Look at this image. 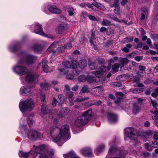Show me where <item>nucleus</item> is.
I'll return each mask as SVG.
<instances>
[{"mask_svg":"<svg viewBox=\"0 0 158 158\" xmlns=\"http://www.w3.org/2000/svg\"><path fill=\"white\" fill-rule=\"evenodd\" d=\"M130 77V76L129 74H124L121 75L120 79L121 81H124L128 79Z\"/></svg>","mask_w":158,"mask_h":158,"instance_id":"41","label":"nucleus"},{"mask_svg":"<svg viewBox=\"0 0 158 158\" xmlns=\"http://www.w3.org/2000/svg\"><path fill=\"white\" fill-rule=\"evenodd\" d=\"M57 43V42H53L48 49L47 52H53L55 54L61 53L63 52L65 49L64 46L63 47L61 46L58 47L56 49V51L54 49L56 47Z\"/></svg>","mask_w":158,"mask_h":158,"instance_id":"6","label":"nucleus"},{"mask_svg":"<svg viewBox=\"0 0 158 158\" xmlns=\"http://www.w3.org/2000/svg\"><path fill=\"white\" fill-rule=\"evenodd\" d=\"M102 25L107 26L111 24V22L106 19H103V20L101 22Z\"/></svg>","mask_w":158,"mask_h":158,"instance_id":"36","label":"nucleus"},{"mask_svg":"<svg viewBox=\"0 0 158 158\" xmlns=\"http://www.w3.org/2000/svg\"><path fill=\"white\" fill-rule=\"evenodd\" d=\"M48 8L50 12L54 14H60L62 12L61 10L55 5H49L48 6Z\"/></svg>","mask_w":158,"mask_h":158,"instance_id":"12","label":"nucleus"},{"mask_svg":"<svg viewBox=\"0 0 158 158\" xmlns=\"http://www.w3.org/2000/svg\"><path fill=\"white\" fill-rule=\"evenodd\" d=\"M33 49L34 51L40 52L42 50L43 48L41 45L35 44L33 46Z\"/></svg>","mask_w":158,"mask_h":158,"instance_id":"33","label":"nucleus"},{"mask_svg":"<svg viewBox=\"0 0 158 158\" xmlns=\"http://www.w3.org/2000/svg\"><path fill=\"white\" fill-rule=\"evenodd\" d=\"M35 115L34 114H31L28 117L27 122L29 127L32 126L33 123L35 122Z\"/></svg>","mask_w":158,"mask_h":158,"instance_id":"21","label":"nucleus"},{"mask_svg":"<svg viewBox=\"0 0 158 158\" xmlns=\"http://www.w3.org/2000/svg\"><path fill=\"white\" fill-rule=\"evenodd\" d=\"M40 85L42 89L45 90L48 89L51 87L50 85L47 82L40 83Z\"/></svg>","mask_w":158,"mask_h":158,"instance_id":"25","label":"nucleus"},{"mask_svg":"<svg viewBox=\"0 0 158 158\" xmlns=\"http://www.w3.org/2000/svg\"><path fill=\"white\" fill-rule=\"evenodd\" d=\"M53 155V153L47 152L42 154H41L40 158H51Z\"/></svg>","mask_w":158,"mask_h":158,"instance_id":"26","label":"nucleus"},{"mask_svg":"<svg viewBox=\"0 0 158 158\" xmlns=\"http://www.w3.org/2000/svg\"><path fill=\"white\" fill-rule=\"evenodd\" d=\"M87 81L90 83H94L98 81L97 80L95 77L90 76H89L87 77Z\"/></svg>","mask_w":158,"mask_h":158,"instance_id":"28","label":"nucleus"},{"mask_svg":"<svg viewBox=\"0 0 158 158\" xmlns=\"http://www.w3.org/2000/svg\"><path fill=\"white\" fill-rule=\"evenodd\" d=\"M89 91L88 87L87 85H84L82 88L80 92L81 94H82L88 92Z\"/></svg>","mask_w":158,"mask_h":158,"instance_id":"35","label":"nucleus"},{"mask_svg":"<svg viewBox=\"0 0 158 158\" xmlns=\"http://www.w3.org/2000/svg\"><path fill=\"white\" fill-rule=\"evenodd\" d=\"M35 59V57L32 55L24 54L23 57L19 60L18 63L19 64H23L24 63L28 65L34 63Z\"/></svg>","mask_w":158,"mask_h":158,"instance_id":"5","label":"nucleus"},{"mask_svg":"<svg viewBox=\"0 0 158 158\" xmlns=\"http://www.w3.org/2000/svg\"><path fill=\"white\" fill-rule=\"evenodd\" d=\"M48 61L46 60H42V68H43L44 67H48Z\"/></svg>","mask_w":158,"mask_h":158,"instance_id":"50","label":"nucleus"},{"mask_svg":"<svg viewBox=\"0 0 158 158\" xmlns=\"http://www.w3.org/2000/svg\"><path fill=\"white\" fill-rule=\"evenodd\" d=\"M138 69L141 71L139 72L141 74L143 75V73H145L146 68L144 66L140 65L138 67Z\"/></svg>","mask_w":158,"mask_h":158,"instance_id":"39","label":"nucleus"},{"mask_svg":"<svg viewBox=\"0 0 158 158\" xmlns=\"http://www.w3.org/2000/svg\"><path fill=\"white\" fill-rule=\"evenodd\" d=\"M126 152L124 151L120 150L119 149L117 148L116 145L111 146L108 152V153L110 154L118 153L119 155L122 156H124L125 154H126Z\"/></svg>","mask_w":158,"mask_h":158,"instance_id":"9","label":"nucleus"},{"mask_svg":"<svg viewBox=\"0 0 158 158\" xmlns=\"http://www.w3.org/2000/svg\"><path fill=\"white\" fill-rule=\"evenodd\" d=\"M119 67H120V65L118 63H115L112 65V69L114 73H116L118 71L117 69Z\"/></svg>","mask_w":158,"mask_h":158,"instance_id":"37","label":"nucleus"},{"mask_svg":"<svg viewBox=\"0 0 158 158\" xmlns=\"http://www.w3.org/2000/svg\"><path fill=\"white\" fill-rule=\"evenodd\" d=\"M74 98L73 96L69 97L68 98L69 100V105L70 106H73L74 104V102H75V101H74Z\"/></svg>","mask_w":158,"mask_h":158,"instance_id":"42","label":"nucleus"},{"mask_svg":"<svg viewBox=\"0 0 158 158\" xmlns=\"http://www.w3.org/2000/svg\"><path fill=\"white\" fill-rule=\"evenodd\" d=\"M31 154V152H23L22 151H20L19 153V157L23 158H28Z\"/></svg>","mask_w":158,"mask_h":158,"instance_id":"23","label":"nucleus"},{"mask_svg":"<svg viewBox=\"0 0 158 158\" xmlns=\"http://www.w3.org/2000/svg\"><path fill=\"white\" fill-rule=\"evenodd\" d=\"M66 10L68 12L69 16H72L74 15V9L70 6H67Z\"/></svg>","mask_w":158,"mask_h":158,"instance_id":"32","label":"nucleus"},{"mask_svg":"<svg viewBox=\"0 0 158 158\" xmlns=\"http://www.w3.org/2000/svg\"><path fill=\"white\" fill-rule=\"evenodd\" d=\"M140 108L136 104L133 105V111L134 113H136L140 111Z\"/></svg>","mask_w":158,"mask_h":158,"instance_id":"34","label":"nucleus"},{"mask_svg":"<svg viewBox=\"0 0 158 158\" xmlns=\"http://www.w3.org/2000/svg\"><path fill=\"white\" fill-rule=\"evenodd\" d=\"M64 158H80L73 151H71L68 153L63 155Z\"/></svg>","mask_w":158,"mask_h":158,"instance_id":"20","label":"nucleus"},{"mask_svg":"<svg viewBox=\"0 0 158 158\" xmlns=\"http://www.w3.org/2000/svg\"><path fill=\"white\" fill-rule=\"evenodd\" d=\"M66 78L68 79L72 80L74 78L73 75L70 74H68L66 76Z\"/></svg>","mask_w":158,"mask_h":158,"instance_id":"59","label":"nucleus"},{"mask_svg":"<svg viewBox=\"0 0 158 158\" xmlns=\"http://www.w3.org/2000/svg\"><path fill=\"white\" fill-rule=\"evenodd\" d=\"M92 115V110L85 111L80 116L78 117L75 121L74 125L77 127H80L86 124L91 118Z\"/></svg>","mask_w":158,"mask_h":158,"instance_id":"2","label":"nucleus"},{"mask_svg":"<svg viewBox=\"0 0 158 158\" xmlns=\"http://www.w3.org/2000/svg\"><path fill=\"white\" fill-rule=\"evenodd\" d=\"M119 62L120 63V67L122 68L123 67L124 64H126L128 63L129 60L125 58H120Z\"/></svg>","mask_w":158,"mask_h":158,"instance_id":"27","label":"nucleus"},{"mask_svg":"<svg viewBox=\"0 0 158 158\" xmlns=\"http://www.w3.org/2000/svg\"><path fill=\"white\" fill-rule=\"evenodd\" d=\"M40 98L42 102H44L45 98V94L44 93H42L40 94Z\"/></svg>","mask_w":158,"mask_h":158,"instance_id":"53","label":"nucleus"},{"mask_svg":"<svg viewBox=\"0 0 158 158\" xmlns=\"http://www.w3.org/2000/svg\"><path fill=\"white\" fill-rule=\"evenodd\" d=\"M152 146L154 148L158 147V142L156 141H154L152 143Z\"/></svg>","mask_w":158,"mask_h":158,"instance_id":"62","label":"nucleus"},{"mask_svg":"<svg viewBox=\"0 0 158 158\" xmlns=\"http://www.w3.org/2000/svg\"><path fill=\"white\" fill-rule=\"evenodd\" d=\"M111 85L114 86L120 87L122 86V84L120 82H114L111 83Z\"/></svg>","mask_w":158,"mask_h":158,"instance_id":"51","label":"nucleus"},{"mask_svg":"<svg viewBox=\"0 0 158 158\" xmlns=\"http://www.w3.org/2000/svg\"><path fill=\"white\" fill-rule=\"evenodd\" d=\"M20 128L22 133H23L26 131V125H22L20 127Z\"/></svg>","mask_w":158,"mask_h":158,"instance_id":"49","label":"nucleus"},{"mask_svg":"<svg viewBox=\"0 0 158 158\" xmlns=\"http://www.w3.org/2000/svg\"><path fill=\"white\" fill-rule=\"evenodd\" d=\"M89 66L90 69L91 70H94L97 68L96 64L94 62L91 63L89 64Z\"/></svg>","mask_w":158,"mask_h":158,"instance_id":"44","label":"nucleus"},{"mask_svg":"<svg viewBox=\"0 0 158 158\" xmlns=\"http://www.w3.org/2000/svg\"><path fill=\"white\" fill-rule=\"evenodd\" d=\"M89 99V97L82 98L81 97H79L76 98L75 101L77 103H80L81 102H84Z\"/></svg>","mask_w":158,"mask_h":158,"instance_id":"31","label":"nucleus"},{"mask_svg":"<svg viewBox=\"0 0 158 158\" xmlns=\"http://www.w3.org/2000/svg\"><path fill=\"white\" fill-rule=\"evenodd\" d=\"M9 48L10 50L12 52H15L16 50V46H14L13 47L10 46Z\"/></svg>","mask_w":158,"mask_h":158,"instance_id":"64","label":"nucleus"},{"mask_svg":"<svg viewBox=\"0 0 158 158\" xmlns=\"http://www.w3.org/2000/svg\"><path fill=\"white\" fill-rule=\"evenodd\" d=\"M95 39L96 37L94 34L93 33H92L91 34L90 39L89 40L91 46L94 44L93 41Z\"/></svg>","mask_w":158,"mask_h":158,"instance_id":"43","label":"nucleus"},{"mask_svg":"<svg viewBox=\"0 0 158 158\" xmlns=\"http://www.w3.org/2000/svg\"><path fill=\"white\" fill-rule=\"evenodd\" d=\"M67 29V25L64 23L59 24L56 29V32L58 34H61Z\"/></svg>","mask_w":158,"mask_h":158,"instance_id":"14","label":"nucleus"},{"mask_svg":"<svg viewBox=\"0 0 158 158\" xmlns=\"http://www.w3.org/2000/svg\"><path fill=\"white\" fill-rule=\"evenodd\" d=\"M151 38L154 41H156L158 40V34H151Z\"/></svg>","mask_w":158,"mask_h":158,"instance_id":"48","label":"nucleus"},{"mask_svg":"<svg viewBox=\"0 0 158 158\" xmlns=\"http://www.w3.org/2000/svg\"><path fill=\"white\" fill-rule=\"evenodd\" d=\"M41 152L40 148L39 147H36L35 148L34 156L36 157L38 154H39L40 156L41 154H40Z\"/></svg>","mask_w":158,"mask_h":158,"instance_id":"40","label":"nucleus"},{"mask_svg":"<svg viewBox=\"0 0 158 158\" xmlns=\"http://www.w3.org/2000/svg\"><path fill=\"white\" fill-rule=\"evenodd\" d=\"M141 155L144 157H148L150 154L149 152H144L142 153Z\"/></svg>","mask_w":158,"mask_h":158,"instance_id":"63","label":"nucleus"},{"mask_svg":"<svg viewBox=\"0 0 158 158\" xmlns=\"http://www.w3.org/2000/svg\"><path fill=\"white\" fill-rule=\"evenodd\" d=\"M88 17L90 20L94 21H96L97 20V19L94 16L91 15H89Z\"/></svg>","mask_w":158,"mask_h":158,"instance_id":"55","label":"nucleus"},{"mask_svg":"<svg viewBox=\"0 0 158 158\" xmlns=\"http://www.w3.org/2000/svg\"><path fill=\"white\" fill-rule=\"evenodd\" d=\"M107 118L109 122L111 123H115L117 121V116L114 114L111 113H108Z\"/></svg>","mask_w":158,"mask_h":158,"instance_id":"15","label":"nucleus"},{"mask_svg":"<svg viewBox=\"0 0 158 158\" xmlns=\"http://www.w3.org/2000/svg\"><path fill=\"white\" fill-rule=\"evenodd\" d=\"M64 48L65 49H70L72 48V44L70 43H69L66 44V45H64Z\"/></svg>","mask_w":158,"mask_h":158,"instance_id":"57","label":"nucleus"},{"mask_svg":"<svg viewBox=\"0 0 158 158\" xmlns=\"http://www.w3.org/2000/svg\"><path fill=\"white\" fill-rule=\"evenodd\" d=\"M128 40V42H132L133 40V39L132 38H129L128 37H126L125 38L123 39V43H125L126 42V41Z\"/></svg>","mask_w":158,"mask_h":158,"instance_id":"56","label":"nucleus"},{"mask_svg":"<svg viewBox=\"0 0 158 158\" xmlns=\"http://www.w3.org/2000/svg\"><path fill=\"white\" fill-rule=\"evenodd\" d=\"M50 134L52 140L55 142L59 141L62 139L66 141L70 139L69 127L67 124L63 126L60 129L56 127H50Z\"/></svg>","mask_w":158,"mask_h":158,"instance_id":"1","label":"nucleus"},{"mask_svg":"<svg viewBox=\"0 0 158 158\" xmlns=\"http://www.w3.org/2000/svg\"><path fill=\"white\" fill-rule=\"evenodd\" d=\"M107 15L111 19L117 22H120V21L118 19L116 16L113 14H108Z\"/></svg>","mask_w":158,"mask_h":158,"instance_id":"38","label":"nucleus"},{"mask_svg":"<svg viewBox=\"0 0 158 158\" xmlns=\"http://www.w3.org/2000/svg\"><path fill=\"white\" fill-rule=\"evenodd\" d=\"M63 65L65 68H72V69H75L77 67L76 64H74L71 65L70 63L68 61L64 62L63 63Z\"/></svg>","mask_w":158,"mask_h":158,"instance_id":"22","label":"nucleus"},{"mask_svg":"<svg viewBox=\"0 0 158 158\" xmlns=\"http://www.w3.org/2000/svg\"><path fill=\"white\" fill-rule=\"evenodd\" d=\"M34 89V88L32 87L23 86L20 89V92L22 94L25 96L32 92Z\"/></svg>","mask_w":158,"mask_h":158,"instance_id":"13","label":"nucleus"},{"mask_svg":"<svg viewBox=\"0 0 158 158\" xmlns=\"http://www.w3.org/2000/svg\"><path fill=\"white\" fill-rule=\"evenodd\" d=\"M125 132L127 137L132 140H135L138 137V132L134 128L127 127L125 129Z\"/></svg>","mask_w":158,"mask_h":158,"instance_id":"4","label":"nucleus"},{"mask_svg":"<svg viewBox=\"0 0 158 158\" xmlns=\"http://www.w3.org/2000/svg\"><path fill=\"white\" fill-rule=\"evenodd\" d=\"M88 13L84 11H82L81 16L82 18H85L88 16Z\"/></svg>","mask_w":158,"mask_h":158,"instance_id":"54","label":"nucleus"},{"mask_svg":"<svg viewBox=\"0 0 158 158\" xmlns=\"http://www.w3.org/2000/svg\"><path fill=\"white\" fill-rule=\"evenodd\" d=\"M78 65L79 67L83 69L87 65V62L84 59L80 60L78 62Z\"/></svg>","mask_w":158,"mask_h":158,"instance_id":"24","label":"nucleus"},{"mask_svg":"<svg viewBox=\"0 0 158 158\" xmlns=\"http://www.w3.org/2000/svg\"><path fill=\"white\" fill-rule=\"evenodd\" d=\"M41 136V134L34 129H31L28 133L27 137L30 140H35L39 139Z\"/></svg>","mask_w":158,"mask_h":158,"instance_id":"7","label":"nucleus"},{"mask_svg":"<svg viewBox=\"0 0 158 158\" xmlns=\"http://www.w3.org/2000/svg\"><path fill=\"white\" fill-rule=\"evenodd\" d=\"M110 68L111 66H109L107 67L105 66H103L101 67L100 69L103 70V72H105L106 71H109L110 69Z\"/></svg>","mask_w":158,"mask_h":158,"instance_id":"47","label":"nucleus"},{"mask_svg":"<svg viewBox=\"0 0 158 158\" xmlns=\"http://www.w3.org/2000/svg\"><path fill=\"white\" fill-rule=\"evenodd\" d=\"M13 70L15 72L20 76L26 74L28 71L27 68L22 66L14 67L13 68Z\"/></svg>","mask_w":158,"mask_h":158,"instance_id":"8","label":"nucleus"},{"mask_svg":"<svg viewBox=\"0 0 158 158\" xmlns=\"http://www.w3.org/2000/svg\"><path fill=\"white\" fill-rule=\"evenodd\" d=\"M151 101L153 106L154 108H156L157 106L156 101V100H153L152 99H151Z\"/></svg>","mask_w":158,"mask_h":158,"instance_id":"58","label":"nucleus"},{"mask_svg":"<svg viewBox=\"0 0 158 158\" xmlns=\"http://www.w3.org/2000/svg\"><path fill=\"white\" fill-rule=\"evenodd\" d=\"M104 148V146L103 145H99L95 151L96 155H98L99 153L103 151Z\"/></svg>","mask_w":158,"mask_h":158,"instance_id":"30","label":"nucleus"},{"mask_svg":"<svg viewBox=\"0 0 158 158\" xmlns=\"http://www.w3.org/2000/svg\"><path fill=\"white\" fill-rule=\"evenodd\" d=\"M81 153L84 156L88 157H91L93 155L90 149L89 148H85L80 151Z\"/></svg>","mask_w":158,"mask_h":158,"instance_id":"16","label":"nucleus"},{"mask_svg":"<svg viewBox=\"0 0 158 158\" xmlns=\"http://www.w3.org/2000/svg\"><path fill=\"white\" fill-rule=\"evenodd\" d=\"M19 106L20 110L23 113L26 111L32 110L35 107V103L32 99H28L21 102Z\"/></svg>","mask_w":158,"mask_h":158,"instance_id":"3","label":"nucleus"},{"mask_svg":"<svg viewBox=\"0 0 158 158\" xmlns=\"http://www.w3.org/2000/svg\"><path fill=\"white\" fill-rule=\"evenodd\" d=\"M86 79L84 75L80 76L78 77V80L81 82H83L85 81Z\"/></svg>","mask_w":158,"mask_h":158,"instance_id":"52","label":"nucleus"},{"mask_svg":"<svg viewBox=\"0 0 158 158\" xmlns=\"http://www.w3.org/2000/svg\"><path fill=\"white\" fill-rule=\"evenodd\" d=\"M34 32L44 37H46V35L43 32L42 28L39 24L35 25Z\"/></svg>","mask_w":158,"mask_h":158,"instance_id":"17","label":"nucleus"},{"mask_svg":"<svg viewBox=\"0 0 158 158\" xmlns=\"http://www.w3.org/2000/svg\"><path fill=\"white\" fill-rule=\"evenodd\" d=\"M117 98L118 99L115 101V103H117L122 100L123 97V94L121 92H118L117 93Z\"/></svg>","mask_w":158,"mask_h":158,"instance_id":"29","label":"nucleus"},{"mask_svg":"<svg viewBox=\"0 0 158 158\" xmlns=\"http://www.w3.org/2000/svg\"><path fill=\"white\" fill-rule=\"evenodd\" d=\"M102 102L101 100H96L94 102L93 105L96 106H98L101 105L102 103Z\"/></svg>","mask_w":158,"mask_h":158,"instance_id":"60","label":"nucleus"},{"mask_svg":"<svg viewBox=\"0 0 158 158\" xmlns=\"http://www.w3.org/2000/svg\"><path fill=\"white\" fill-rule=\"evenodd\" d=\"M69 111L70 110L68 107L62 108L60 111L58 116L60 118H62L65 115H67L69 113Z\"/></svg>","mask_w":158,"mask_h":158,"instance_id":"18","label":"nucleus"},{"mask_svg":"<svg viewBox=\"0 0 158 158\" xmlns=\"http://www.w3.org/2000/svg\"><path fill=\"white\" fill-rule=\"evenodd\" d=\"M114 10V12L117 15H119L120 14V8L119 6H115Z\"/></svg>","mask_w":158,"mask_h":158,"instance_id":"46","label":"nucleus"},{"mask_svg":"<svg viewBox=\"0 0 158 158\" xmlns=\"http://www.w3.org/2000/svg\"><path fill=\"white\" fill-rule=\"evenodd\" d=\"M100 71H97L94 73L95 75L98 77H102V73L104 72L103 71V70H101Z\"/></svg>","mask_w":158,"mask_h":158,"instance_id":"45","label":"nucleus"},{"mask_svg":"<svg viewBox=\"0 0 158 158\" xmlns=\"http://www.w3.org/2000/svg\"><path fill=\"white\" fill-rule=\"evenodd\" d=\"M49 112V111L47 106L44 105H42L40 115L42 118H45L44 115L48 114Z\"/></svg>","mask_w":158,"mask_h":158,"instance_id":"19","label":"nucleus"},{"mask_svg":"<svg viewBox=\"0 0 158 158\" xmlns=\"http://www.w3.org/2000/svg\"><path fill=\"white\" fill-rule=\"evenodd\" d=\"M58 70L60 71L62 74H65L68 72V70H65L64 69H61L60 68H58Z\"/></svg>","mask_w":158,"mask_h":158,"instance_id":"61","label":"nucleus"},{"mask_svg":"<svg viewBox=\"0 0 158 158\" xmlns=\"http://www.w3.org/2000/svg\"><path fill=\"white\" fill-rule=\"evenodd\" d=\"M38 75L34 74L31 73H29L26 77V81L28 83H31L38 77Z\"/></svg>","mask_w":158,"mask_h":158,"instance_id":"11","label":"nucleus"},{"mask_svg":"<svg viewBox=\"0 0 158 158\" xmlns=\"http://www.w3.org/2000/svg\"><path fill=\"white\" fill-rule=\"evenodd\" d=\"M143 75L141 74L139 72L137 73V75L136 76L133 75L131 76V79L133 83H136L137 84V86L139 87H143V85L141 83H140V78L143 77Z\"/></svg>","mask_w":158,"mask_h":158,"instance_id":"10","label":"nucleus"}]
</instances>
